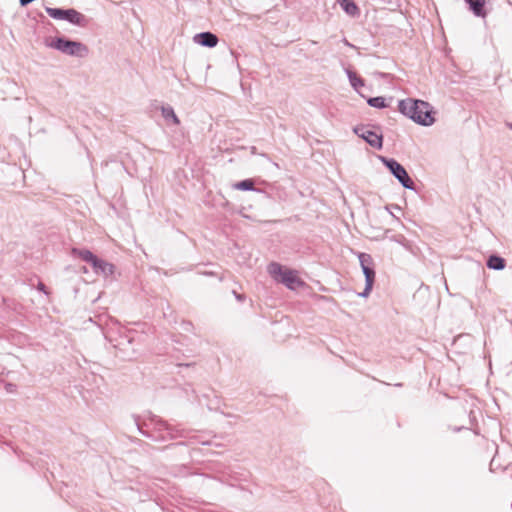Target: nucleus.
Masks as SVG:
<instances>
[{
	"instance_id": "1",
	"label": "nucleus",
	"mask_w": 512,
	"mask_h": 512,
	"mask_svg": "<svg viewBox=\"0 0 512 512\" xmlns=\"http://www.w3.org/2000/svg\"><path fill=\"white\" fill-rule=\"evenodd\" d=\"M398 109L422 126H430L435 122L433 107L426 101L407 98L399 101Z\"/></svg>"
},
{
	"instance_id": "2",
	"label": "nucleus",
	"mask_w": 512,
	"mask_h": 512,
	"mask_svg": "<svg viewBox=\"0 0 512 512\" xmlns=\"http://www.w3.org/2000/svg\"><path fill=\"white\" fill-rule=\"evenodd\" d=\"M45 44L51 48L57 49L60 52L83 58L88 55V48L81 42L72 41L65 38H46Z\"/></svg>"
},
{
	"instance_id": "3",
	"label": "nucleus",
	"mask_w": 512,
	"mask_h": 512,
	"mask_svg": "<svg viewBox=\"0 0 512 512\" xmlns=\"http://www.w3.org/2000/svg\"><path fill=\"white\" fill-rule=\"evenodd\" d=\"M268 272L277 282L284 284L291 290H294L298 286H302L304 284V282L297 276L296 271L284 268L279 263H270L268 266Z\"/></svg>"
},
{
	"instance_id": "4",
	"label": "nucleus",
	"mask_w": 512,
	"mask_h": 512,
	"mask_svg": "<svg viewBox=\"0 0 512 512\" xmlns=\"http://www.w3.org/2000/svg\"><path fill=\"white\" fill-rule=\"evenodd\" d=\"M380 160L389 169L391 174L401 183V185L409 190H415V184L408 175L406 169L395 159L381 156Z\"/></svg>"
},
{
	"instance_id": "5",
	"label": "nucleus",
	"mask_w": 512,
	"mask_h": 512,
	"mask_svg": "<svg viewBox=\"0 0 512 512\" xmlns=\"http://www.w3.org/2000/svg\"><path fill=\"white\" fill-rule=\"evenodd\" d=\"M358 257H359V261H360V265H361L363 274L365 276V288H364L363 292L359 293V296L367 297L369 295V293L371 292L373 284H374L375 271L372 267H370L372 258L369 254L360 253Z\"/></svg>"
},
{
	"instance_id": "6",
	"label": "nucleus",
	"mask_w": 512,
	"mask_h": 512,
	"mask_svg": "<svg viewBox=\"0 0 512 512\" xmlns=\"http://www.w3.org/2000/svg\"><path fill=\"white\" fill-rule=\"evenodd\" d=\"M46 12L54 19L66 20L78 25H83V22L85 21L84 16L74 9L61 10L57 8H46Z\"/></svg>"
},
{
	"instance_id": "7",
	"label": "nucleus",
	"mask_w": 512,
	"mask_h": 512,
	"mask_svg": "<svg viewBox=\"0 0 512 512\" xmlns=\"http://www.w3.org/2000/svg\"><path fill=\"white\" fill-rule=\"evenodd\" d=\"M354 132L364 139L371 147L381 149L383 146V137L381 134L372 131L368 126L360 125L354 128Z\"/></svg>"
},
{
	"instance_id": "8",
	"label": "nucleus",
	"mask_w": 512,
	"mask_h": 512,
	"mask_svg": "<svg viewBox=\"0 0 512 512\" xmlns=\"http://www.w3.org/2000/svg\"><path fill=\"white\" fill-rule=\"evenodd\" d=\"M91 266L96 274L103 275L104 277L112 275L115 269V266L112 263L98 257L95 258Z\"/></svg>"
},
{
	"instance_id": "9",
	"label": "nucleus",
	"mask_w": 512,
	"mask_h": 512,
	"mask_svg": "<svg viewBox=\"0 0 512 512\" xmlns=\"http://www.w3.org/2000/svg\"><path fill=\"white\" fill-rule=\"evenodd\" d=\"M217 34H194L193 42L204 47H215L218 43Z\"/></svg>"
},
{
	"instance_id": "10",
	"label": "nucleus",
	"mask_w": 512,
	"mask_h": 512,
	"mask_svg": "<svg viewBox=\"0 0 512 512\" xmlns=\"http://www.w3.org/2000/svg\"><path fill=\"white\" fill-rule=\"evenodd\" d=\"M469 4V8L476 16L485 17L487 14L486 3L487 0H465Z\"/></svg>"
},
{
	"instance_id": "11",
	"label": "nucleus",
	"mask_w": 512,
	"mask_h": 512,
	"mask_svg": "<svg viewBox=\"0 0 512 512\" xmlns=\"http://www.w3.org/2000/svg\"><path fill=\"white\" fill-rule=\"evenodd\" d=\"M486 265L489 269L499 271V270H503L505 268L506 261L504 258H502L498 255H491V256H489Z\"/></svg>"
},
{
	"instance_id": "12",
	"label": "nucleus",
	"mask_w": 512,
	"mask_h": 512,
	"mask_svg": "<svg viewBox=\"0 0 512 512\" xmlns=\"http://www.w3.org/2000/svg\"><path fill=\"white\" fill-rule=\"evenodd\" d=\"M72 255L75 257H79L80 259L89 264H92L95 258L97 257L90 250L77 248L72 249Z\"/></svg>"
},
{
	"instance_id": "13",
	"label": "nucleus",
	"mask_w": 512,
	"mask_h": 512,
	"mask_svg": "<svg viewBox=\"0 0 512 512\" xmlns=\"http://www.w3.org/2000/svg\"><path fill=\"white\" fill-rule=\"evenodd\" d=\"M346 74L348 76L349 82L351 86L360 93L359 88L364 86V81L361 77H359L354 71L350 69H346Z\"/></svg>"
},
{
	"instance_id": "14",
	"label": "nucleus",
	"mask_w": 512,
	"mask_h": 512,
	"mask_svg": "<svg viewBox=\"0 0 512 512\" xmlns=\"http://www.w3.org/2000/svg\"><path fill=\"white\" fill-rule=\"evenodd\" d=\"M161 113H162V116L166 120H171L173 122V124H175V125L180 124V120L177 117V115L175 114L174 109L171 106H162Z\"/></svg>"
},
{
	"instance_id": "15",
	"label": "nucleus",
	"mask_w": 512,
	"mask_h": 512,
	"mask_svg": "<svg viewBox=\"0 0 512 512\" xmlns=\"http://www.w3.org/2000/svg\"><path fill=\"white\" fill-rule=\"evenodd\" d=\"M341 7L350 15H355L358 12V7L353 0H338Z\"/></svg>"
},
{
	"instance_id": "16",
	"label": "nucleus",
	"mask_w": 512,
	"mask_h": 512,
	"mask_svg": "<svg viewBox=\"0 0 512 512\" xmlns=\"http://www.w3.org/2000/svg\"><path fill=\"white\" fill-rule=\"evenodd\" d=\"M367 103L369 106L374 108L382 109L387 107L385 98L381 96L368 98Z\"/></svg>"
},
{
	"instance_id": "17",
	"label": "nucleus",
	"mask_w": 512,
	"mask_h": 512,
	"mask_svg": "<svg viewBox=\"0 0 512 512\" xmlns=\"http://www.w3.org/2000/svg\"><path fill=\"white\" fill-rule=\"evenodd\" d=\"M235 189L243 190V191H251L254 190V182L251 179H246L240 182H237L234 185Z\"/></svg>"
},
{
	"instance_id": "18",
	"label": "nucleus",
	"mask_w": 512,
	"mask_h": 512,
	"mask_svg": "<svg viewBox=\"0 0 512 512\" xmlns=\"http://www.w3.org/2000/svg\"><path fill=\"white\" fill-rule=\"evenodd\" d=\"M38 289H39L40 291H43V292L47 293V292H46V287H45V285H44L42 282H40V283L38 284Z\"/></svg>"
},
{
	"instance_id": "19",
	"label": "nucleus",
	"mask_w": 512,
	"mask_h": 512,
	"mask_svg": "<svg viewBox=\"0 0 512 512\" xmlns=\"http://www.w3.org/2000/svg\"><path fill=\"white\" fill-rule=\"evenodd\" d=\"M509 128L512 129V122L508 124Z\"/></svg>"
}]
</instances>
